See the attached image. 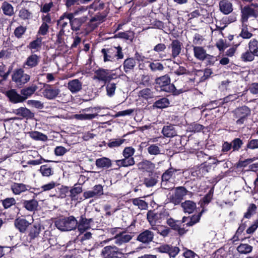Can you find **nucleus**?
<instances>
[{
	"label": "nucleus",
	"mask_w": 258,
	"mask_h": 258,
	"mask_svg": "<svg viewBox=\"0 0 258 258\" xmlns=\"http://www.w3.org/2000/svg\"><path fill=\"white\" fill-rule=\"evenodd\" d=\"M155 89L158 92H164L174 96L182 93V89H177L173 83H171V78L168 74L158 77L155 80Z\"/></svg>",
	"instance_id": "nucleus-1"
},
{
	"label": "nucleus",
	"mask_w": 258,
	"mask_h": 258,
	"mask_svg": "<svg viewBox=\"0 0 258 258\" xmlns=\"http://www.w3.org/2000/svg\"><path fill=\"white\" fill-rule=\"evenodd\" d=\"M77 229L80 234H83L91 229V223L94 222V220L92 218H87L84 212L77 217Z\"/></svg>",
	"instance_id": "nucleus-8"
},
{
	"label": "nucleus",
	"mask_w": 258,
	"mask_h": 258,
	"mask_svg": "<svg viewBox=\"0 0 258 258\" xmlns=\"http://www.w3.org/2000/svg\"><path fill=\"white\" fill-rule=\"evenodd\" d=\"M252 249L253 247L247 243H241L237 247V251L240 254H246L249 253Z\"/></svg>",
	"instance_id": "nucleus-45"
},
{
	"label": "nucleus",
	"mask_w": 258,
	"mask_h": 258,
	"mask_svg": "<svg viewBox=\"0 0 258 258\" xmlns=\"http://www.w3.org/2000/svg\"><path fill=\"white\" fill-rule=\"evenodd\" d=\"M166 223L171 229L177 231L180 236L184 235L187 231V230H185L184 228L180 227V221L175 220L171 217L167 219Z\"/></svg>",
	"instance_id": "nucleus-22"
},
{
	"label": "nucleus",
	"mask_w": 258,
	"mask_h": 258,
	"mask_svg": "<svg viewBox=\"0 0 258 258\" xmlns=\"http://www.w3.org/2000/svg\"><path fill=\"white\" fill-rule=\"evenodd\" d=\"M83 188L81 184L79 183H76L74 185L69 188L70 194L68 196L72 200H77V196L82 192Z\"/></svg>",
	"instance_id": "nucleus-32"
},
{
	"label": "nucleus",
	"mask_w": 258,
	"mask_h": 258,
	"mask_svg": "<svg viewBox=\"0 0 258 258\" xmlns=\"http://www.w3.org/2000/svg\"><path fill=\"white\" fill-rule=\"evenodd\" d=\"M248 49L258 57V40L255 38L251 39L248 44Z\"/></svg>",
	"instance_id": "nucleus-53"
},
{
	"label": "nucleus",
	"mask_w": 258,
	"mask_h": 258,
	"mask_svg": "<svg viewBox=\"0 0 258 258\" xmlns=\"http://www.w3.org/2000/svg\"><path fill=\"white\" fill-rule=\"evenodd\" d=\"M42 227V225L39 223L31 224L28 228L26 241L30 243L38 238L39 236Z\"/></svg>",
	"instance_id": "nucleus-14"
},
{
	"label": "nucleus",
	"mask_w": 258,
	"mask_h": 258,
	"mask_svg": "<svg viewBox=\"0 0 258 258\" xmlns=\"http://www.w3.org/2000/svg\"><path fill=\"white\" fill-rule=\"evenodd\" d=\"M33 194L34 196L32 199L29 200H23L21 201L23 208L29 212L37 211L38 207V202L35 199L38 194L34 192Z\"/></svg>",
	"instance_id": "nucleus-21"
},
{
	"label": "nucleus",
	"mask_w": 258,
	"mask_h": 258,
	"mask_svg": "<svg viewBox=\"0 0 258 258\" xmlns=\"http://www.w3.org/2000/svg\"><path fill=\"white\" fill-rule=\"evenodd\" d=\"M156 251L162 253H167L170 257L175 258L180 252L178 247L171 244H163L156 248Z\"/></svg>",
	"instance_id": "nucleus-13"
},
{
	"label": "nucleus",
	"mask_w": 258,
	"mask_h": 258,
	"mask_svg": "<svg viewBox=\"0 0 258 258\" xmlns=\"http://www.w3.org/2000/svg\"><path fill=\"white\" fill-rule=\"evenodd\" d=\"M194 56L198 60L204 61L206 58L208 53L206 50L202 46H193Z\"/></svg>",
	"instance_id": "nucleus-33"
},
{
	"label": "nucleus",
	"mask_w": 258,
	"mask_h": 258,
	"mask_svg": "<svg viewBox=\"0 0 258 258\" xmlns=\"http://www.w3.org/2000/svg\"><path fill=\"white\" fill-rule=\"evenodd\" d=\"M68 87L72 93H75L82 89V83L78 79H74L69 82Z\"/></svg>",
	"instance_id": "nucleus-35"
},
{
	"label": "nucleus",
	"mask_w": 258,
	"mask_h": 258,
	"mask_svg": "<svg viewBox=\"0 0 258 258\" xmlns=\"http://www.w3.org/2000/svg\"><path fill=\"white\" fill-rule=\"evenodd\" d=\"M29 75L24 73L23 69L19 68L15 69L12 75V81L18 85H22L30 81Z\"/></svg>",
	"instance_id": "nucleus-9"
},
{
	"label": "nucleus",
	"mask_w": 258,
	"mask_h": 258,
	"mask_svg": "<svg viewBox=\"0 0 258 258\" xmlns=\"http://www.w3.org/2000/svg\"><path fill=\"white\" fill-rule=\"evenodd\" d=\"M125 233L126 231H123L115 235L114 237L115 244L120 246L123 243L128 242L132 239L133 236L131 235L125 234Z\"/></svg>",
	"instance_id": "nucleus-24"
},
{
	"label": "nucleus",
	"mask_w": 258,
	"mask_h": 258,
	"mask_svg": "<svg viewBox=\"0 0 258 258\" xmlns=\"http://www.w3.org/2000/svg\"><path fill=\"white\" fill-rule=\"evenodd\" d=\"M77 218L72 215L57 219L54 224L56 227L62 231H69L77 229Z\"/></svg>",
	"instance_id": "nucleus-6"
},
{
	"label": "nucleus",
	"mask_w": 258,
	"mask_h": 258,
	"mask_svg": "<svg viewBox=\"0 0 258 258\" xmlns=\"http://www.w3.org/2000/svg\"><path fill=\"white\" fill-rule=\"evenodd\" d=\"M101 53L103 56V60L106 61H114L123 58L122 47L120 46H111L109 48L101 49Z\"/></svg>",
	"instance_id": "nucleus-5"
},
{
	"label": "nucleus",
	"mask_w": 258,
	"mask_h": 258,
	"mask_svg": "<svg viewBox=\"0 0 258 258\" xmlns=\"http://www.w3.org/2000/svg\"><path fill=\"white\" fill-rule=\"evenodd\" d=\"M182 46V43L178 39L172 41L168 47L171 49V56L173 58H175L181 53Z\"/></svg>",
	"instance_id": "nucleus-25"
},
{
	"label": "nucleus",
	"mask_w": 258,
	"mask_h": 258,
	"mask_svg": "<svg viewBox=\"0 0 258 258\" xmlns=\"http://www.w3.org/2000/svg\"><path fill=\"white\" fill-rule=\"evenodd\" d=\"M148 153L151 155H158L161 154L160 148L157 144L149 145L147 149Z\"/></svg>",
	"instance_id": "nucleus-60"
},
{
	"label": "nucleus",
	"mask_w": 258,
	"mask_h": 258,
	"mask_svg": "<svg viewBox=\"0 0 258 258\" xmlns=\"http://www.w3.org/2000/svg\"><path fill=\"white\" fill-rule=\"evenodd\" d=\"M205 127L200 124L194 122L189 124L188 130L190 132L193 133H198L200 132L201 131L203 130Z\"/></svg>",
	"instance_id": "nucleus-63"
},
{
	"label": "nucleus",
	"mask_w": 258,
	"mask_h": 258,
	"mask_svg": "<svg viewBox=\"0 0 258 258\" xmlns=\"http://www.w3.org/2000/svg\"><path fill=\"white\" fill-rule=\"evenodd\" d=\"M243 2L249 3L248 5L244 7L241 6V19L242 24L246 23L250 17L256 18L258 17V4L253 3V0H241Z\"/></svg>",
	"instance_id": "nucleus-4"
},
{
	"label": "nucleus",
	"mask_w": 258,
	"mask_h": 258,
	"mask_svg": "<svg viewBox=\"0 0 258 258\" xmlns=\"http://www.w3.org/2000/svg\"><path fill=\"white\" fill-rule=\"evenodd\" d=\"M212 164H215V163H208L207 161H204L198 166L195 171L192 172V175L200 178L204 177L211 169Z\"/></svg>",
	"instance_id": "nucleus-15"
},
{
	"label": "nucleus",
	"mask_w": 258,
	"mask_h": 258,
	"mask_svg": "<svg viewBox=\"0 0 258 258\" xmlns=\"http://www.w3.org/2000/svg\"><path fill=\"white\" fill-rule=\"evenodd\" d=\"M183 171L170 166L161 176V186L163 189L171 190L174 188V182L176 176L181 175Z\"/></svg>",
	"instance_id": "nucleus-2"
},
{
	"label": "nucleus",
	"mask_w": 258,
	"mask_h": 258,
	"mask_svg": "<svg viewBox=\"0 0 258 258\" xmlns=\"http://www.w3.org/2000/svg\"><path fill=\"white\" fill-rule=\"evenodd\" d=\"M139 95L142 98L148 100L154 98V92L148 88L143 89L139 91Z\"/></svg>",
	"instance_id": "nucleus-51"
},
{
	"label": "nucleus",
	"mask_w": 258,
	"mask_h": 258,
	"mask_svg": "<svg viewBox=\"0 0 258 258\" xmlns=\"http://www.w3.org/2000/svg\"><path fill=\"white\" fill-rule=\"evenodd\" d=\"M69 14H70V13H64L59 17V19L57 20V25L59 27L60 30H65V28L68 26V23L67 22L63 21V20L65 18L67 19V16Z\"/></svg>",
	"instance_id": "nucleus-59"
},
{
	"label": "nucleus",
	"mask_w": 258,
	"mask_h": 258,
	"mask_svg": "<svg viewBox=\"0 0 258 258\" xmlns=\"http://www.w3.org/2000/svg\"><path fill=\"white\" fill-rule=\"evenodd\" d=\"M187 192L188 190L184 186L175 187L174 194L170 197L171 202L175 205L179 204Z\"/></svg>",
	"instance_id": "nucleus-17"
},
{
	"label": "nucleus",
	"mask_w": 258,
	"mask_h": 258,
	"mask_svg": "<svg viewBox=\"0 0 258 258\" xmlns=\"http://www.w3.org/2000/svg\"><path fill=\"white\" fill-rule=\"evenodd\" d=\"M256 206L254 204H249L246 212L244 214L243 218L250 219L256 213Z\"/></svg>",
	"instance_id": "nucleus-57"
},
{
	"label": "nucleus",
	"mask_w": 258,
	"mask_h": 258,
	"mask_svg": "<svg viewBox=\"0 0 258 258\" xmlns=\"http://www.w3.org/2000/svg\"><path fill=\"white\" fill-rule=\"evenodd\" d=\"M10 187L11 191L15 195H20L26 191H28L30 193H34V191L39 189V188L32 187L28 184L18 182H13Z\"/></svg>",
	"instance_id": "nucleus-11"
},
{
	"label": "nucleus",
	"mask_w": 258,
	"mask_h": 258,
	"mask_svg": "<svg viewBox=\"0 0 258 258\" xmlns=\"http://www.w3.org/2000/svg\"><path fill=\"white\" fill-rule=\"evenodd\" d=\"M1 9L3 13L8 16H12L14 14V7L8 2L5 1L2 3Z\"/></svg>",
	"instance_id": "nucleus-43"
},
{
	"label": "nucleus",
	"mask_w": 258,
	"mask_h": 258,
	"mask_svg": "<svg viewBox=\"0 0 258 258\" xmlns=\"http://www.w3.org/2000/svg\"><path fill=\"white\" fill-rule=\"evenodd\" d=\"M28 134L31 138L36 141H45L47 140L46 135L38 131H31Z\"/></svg>",
	"instance_id": "nucleus-44"
},
{
	"label": "nucleus",
	"mask_w": 258,
	"mask_h": 258,
	"mask_svg": "<svg viewBox=\"0 0 258 258\" xmlns=\"http://www.w3.org/2000/svg\"><path fill=\"white\" fill-rule=\"evenodd\" d=\"M169 214L165 210L155 213L154 211H149L147 214V219L150 224L161 223L162 220L165 219Z\"/></svg>",
	"instance_id": "nucleus-12"
},
{
	"label": "nucleus",
	"mask_w": 258,
	"mask_h": 258,
	"mask_svg": "<svg viewBox=\"0 0 258 258\" xmlns=\"http://www.w3.org/2000/svg\"><path fill=\"white\" fill-rule=\"evenodd\" d=\"M163 135L167 138H172L177 135V132L173 125H164L162 130Z\"/></svg>",
	"instance_id": "nucleus-38"
},
{
	"label": "nucleus",
	"mask_w": 258,
	"mask_h": 258,
	"mask_svg": "<svg viewBox=\"0 0 258 258\" xmlns=\"http://www.w3.org/2000/svg\"><path fill=\"white\" fill-rule=\"evenodd\" d=\"M97 167L99 168H108L112 166L111 160L107 157H102L97 159L95 161Z\"/></svg>",
	"instance_id": "nucleus-36"
},
{
	"label": "nucleus",
	"mask_w": 258,
	"mask_h": 258,
	"mask_svg": "<svg viewBox=\"0 0 258 258\" xmlns=\"http://www.w3.org/2000/svg\"><path fill=\"white\" fill-rule=\"evenodd\" d=\"M98 114L97 113H81V114H77L75 115V118L77 120H92L95 118Z\"/></svg>",
	"instance_id": "nucleus-52"
},
{
	"label": "nucleus",
	"mask_w": 258,
	"mask_h": 258,
	"mask_svg": "<svg viewBox=\"0 0 258 258\" xmlns=\"http://www.w3.org/2000/svg\"><path fill=\"white\" fill-rule=\"evenodd\" d=\"M39 171L43 176L49 177L53 174L52 167L48 164L41 166Z\"/></svg>",
	"instance_id": "nucleus-54"
},
{
	"label": "nucleus",
	"mask_w": 258,
	"mask_h": 258,
	"mask_svg": "<svg viewBox=\"0 0 258 258\" xmlns=\"http://www.w3.org/2000/svg\"><path fill=\"white\" fill-rule=\"evenodd\" d=\"M5 95L8 98L9 101L13 104L22 103L26 100V97H23L18 94L16 90L14 89L7 91Z\"/></svg>",
	"instance_id": "nucleus-19"
},
{
	"label": "nucleus",
	"mask_w": 258,
	"mask_h": 258,
	"mask_svg": "<svg viewBox=\"0 0 258 258\" xmlns=\"http://www.w3.org/2000/svg\"><path fill=\"white\" fill-rule=\"evenodd\" d=\"M114 37L132 40L134 37V35L133 32L130 31L120 32L115 34Z\"/></svg>",
	"instance_id": "nucleus-56"
},
{
	"label": "nucleus",
	"mask_w": 258,
	"mask_h": 258,
	"mask_svg": "<svg viewBox=\"0 0 258 258\" xmlns=\"http://www.w3.org/2000/svg\"><path fill=\"white\" fill-rule=\"evenodd\" d=\"M78 14L77 11L74 13H70L67 15V19L69 20V23L71 27V29L74 31H78L79 30H84L86 33H88L93 29H90V22H88V17L87 16H82L79 18H75Z\"/></svg>",
	"instance_id": "nucleus-3"
},
{
	"label": "nucleus",
	"mask_w": 258,
	"mask_h": 258,
	"mask_svg": "<svg viewBox=\"0 0 258 258\" xmlns=\"http://www.w3.org/2000/svg\"><path fill=\"white\" fill-rule=\"evenodd\" d=\"M170 101L169 99L166 97H162L160 99L156 101L153 104V108L157 109H163L169 106Z\"/></svg>",
	"instance_id": "nucleus-41"
},
{
	"label": "nucleus",
	"mask_w": 258,
	"mask_h": 258,
	"mask_svg": "<svg viewBox=\"0 0 258 258\" xmlns=\"http://www.w3.org/2000/svg\"><path fill=\"white\" fill-rule=\"evenodd\" d=\"M154 233L149 230H145L138 236L137 240L143 243H149L153 241Z\"/></svg>",
	"instance_id": "nucleus-26"
},
{
	"label": "nucleus",
	"mask_w": 258,
	"mask_h": 258,
	"mask_svg": "<svg viewBox=\"0 0 258 258\" xmlns=\"http://www.w3.org/2000/svg\"><path fill=\"white\" fill-rule=\"evenodd\" d=\"M204 106L208 110H212L222 105L221 100L211 101L209 103L203 104Z\"/></svg>",
	"instance_id": "nucleus-61"
},
{
	"label": "nucleus",
	"mask_w": 258,
	"mask_h": 258,
	"mask_svg": "<svg viewBox=\"0 0 258 258\" xmlns=\"http://www.w3.org/2000/svg\"><path fill=\"white\" fill-rule=\"evenodd\" d=\"M233 117L236 119L237 125H241L244 123L251 115V109L246 105L236 107L232 112Z\"/></svg>",
	"instance_id": "nucleus-7"
},
{
	"label": "nucleus",
	"mask_w": 258,
	"mask_h": 258,
	"mask_svg": "<svg viewBox=\"0 0 258 258\" xmlns=\"http://www.w3.org/2000/svg\"><path fill=\"white\" fill-rule=\"evenodd\" d=\"M37 89L36 85H33L28 87L21 90V94L23 97H26V99L34 93Z\"/></svg>",
	"instance_id": "nucleus-50"
},
{
	"label": "nucleus",
	"mask_w": 258,
	"mask_h": 258,
	"mask_svg": "<svg viewBox=\"0 0 258 258\" xmlns=\"http://www.w3.org/2000/svg\"><path fill=\"white\" fill-rule=\"evenodd\" d=\"M158 176L156 173L150 172L147 177H145L143 180V183L147 187H153L155 185L158 181Z\"/></svg>",
	"instance_id": "nucleus-28"
},
{
	"label": "nucleus",
	"mask_w": 258,
	"mask_h": 258,
	"mask_svg": "<svg viewBox=\"0 0 258 258\" xmlns=\"http://www.w3.org/2000/svg\"><path fill=\"white\" fill-rule=\"evenodd\" d=\"M255 56L256 55L248 49L241 54L240 58L244 62L252 61L254 59Z\"/></svg>",
	"instance_id": "nucleus-55"
},
{
	"label": "nucleus",
	"mask_w": 258,
	"mask_h": 258,
	"mask_svg": "<svg viewBox=\"0 0 258 258\" xmlns=\"http://www.w3.org/2000/svg\"><path fill=\"white\" fill-rule=\"evenodd\" d=\"M69 187L66 185H61L55 189V192L52 195V197H55L59 199H64L69 192Z\"/></svg>",
	"instance_id": "nucleus-37"
},
{
	"label": "nucleus",
	"mask_w": 258,
	"mask_h": 258,
	"mask_svg": "<svg viewBox=\"0 0 258 258\" xmlns=\"http://www.w3.org/2000/svg\"><path fill=\"white\" fill-rule=\"evenodd\" d=\"M214 191V187H212L208 192L204 196L203 199L201 200L202 207L203 206V204L204 205H207L211 202L213 199Z\"/></svg>",
	"instance_id": "nucleus-46"
},
{
	"label": "nucleus",
	"mask_w": 258,
	"mask_h": 258,
	"mask_svg": "<svg viewBox=\"0 0 258 258\" xmlns=\"http://www.w3.org/2000/svg\"><path fill=\"white\" fill-rule=\"evenodd\" d=\"M42 37H37L35 40L30 42L27 47L31 50L34 49L38 51L42 46Z\"/></svg>",
	"instance_id": "nucleus-47"
},
{
	"label": "nucleus",
	"mask_w": 258,
	"mask_h": 258,
	"mask_svg": "<svg viewBox=\"0 0 258 258\" xmlns=\"http://www.w3.org/2000/svg\"><path fill=\"white\" fill-rule=\"evenodd\" d=\"M18 16L22 20L31 19L33 17V14L25 8H22L19 12Z\"/></svg>",
	"instance_id": "nucleus-49"
},
{
	"label": "nucleus",
	"mask_w": 258,
	"mask_h": 258,
	"mask_svg": "<svg viewBox=\"0 0 258 258\" xmlns=\"http://www.w3.org/2000/svg\"><path fill=\"white\" fill-rule=\"evenodd\" d=\"M213 71L210 68H206L204 71L202 70H196L195 72V78L190 79L191 82H194L196 80L197 83L204 82L211 77Z\"/></svg>",
	"instance_id": "nucleus-16"
},
{
	"label": "nucleus",
	"mask_w": 258,
	"mask_h": 258,
	"mask_svg": "<svg viewBox=\"0 0 258 258\" xmlns=\"http://www.w3.org/2000/svg\"><path fill=\"white\" fill-rule=\"evenodd\" d=\"M2 205L5 209L10 208L13 205L16 204V201L14 198H7L2 201Z\"/></svg>",
	"instance_id": "nucleus-64"
},
{
	"label": "nucleus",
	"mask_w": 258,
	"mask_h": 258,
	"mask_svg": "<svg viewBox=\"0 0 258 258\" xmlns=\"http://www.w3.org/2000/svg\"><path fill=\"white\" fill-rule=\"evenodd\" d=\"M60 90L52 85L46 84L44 86L42 94L44 97L47 99H55L59 94Z\"/></svg>",
	"instance_id": "nucleus-18"
},
{
	"label": "nucleus",
	"mask_w": 258,
	"mask_h": 258,
	"mask_svg": "<svg viewBox=\"0 0 258 258\" xmlns=\"http://www.w3.org/2000/svg\"><path fill=\"white\" fill-rule=\"evenodd\" d=\"M136 63L135 58L133 57H128L126 58L122 64L124 72L127 74L134 72Z\"/></svg>",
	"instance_id": "nucleus-27"
},
{
	"label": "nucleus",
	"mask_w": 258,
	"mask_h": 258,
	"mask_svg": "<svg viewBox=\"0 0 258 258\" xmlns=\"http://www.w3.org/2000/svg\"><path fill=\"white\" fill-rule=\"evenodd\" d=\"M146 63H149V67L151 72H162L164 69V67L163 64L162 63L158 62L157 61H147Z\"/></svg>",
	"instance_id": "nucleus-42"
},
{
	"label": "nucleus",
	"mask_w": 258,
	"mask_h": 258,
	"mask_svg": "<svg viewBox=\"0 0 258 258\" xmlns=\"http://www.w3.org/2000/svg\"><path fill=\"white\" fill-rule=\"evenodd\" d=\"M40 62V56L36 54L29 55L24 63V67L27 66L29 68H35Z\"/></svg>",
	"instance_id": "nucleus-30"
},
{
	"label": "nucleus",
	"mask_w": 258,
	"mask_h": 258,
	"mask_svg": "<svg viewBox=\"0 0 258 258\" xmlns=\"http://www.w3.org/2000/svg\"><path fill=\"white\" fill-rule=\"evenodd\" d=\"M121 250L115 246H106L102 249L101 254L104 258H123L124 254Z\"/></svg>",
	"instance_id": "nucleus-10"
},
{
	"label": "nucleus",
	"mask_w": 258,
	"mask_h": 258,
	"mask_svg": "<svg viewBox=\"0 0 258 258\" xmlns=\"http://www.w3.org/2000/svg\"><path fill=\"white\" fill-rule=\"evenodd\" d=\"M108 73H109V70L99 68L95 71V75L93 79L99 81H102L104 84H106L107 83Z\"/></svg>",
	"instance_id": "nucleus-29"
},
{
	"label": "nucleus",
	"mask_w": 258,
	"mask_h": 258,
	"mask_svg": "<svg viewBox=\"0 0 258 258\" xmlns=\"http://www.w3.org/2000/svg\"><path fill=\"white\" fill-rule=\"evenodd\" d=\"M13 113L19 116L20 119H31L34 117V113L32 112L29 109L20 107L18 109H14Z\"/></svg>",
	"instance_id": "nucleus-23"
},
{
	"label": "nucleus",
	"mask_w": 258,
	"mask_h": 258,
	"mask_svg": "<svg viewBox=\"0 0 258 258\" xmlns=\"http://www.w3.org/2000/svg\"><path fill=\"white\" fill-rule=\"evenodd\" d=\"M231 143L232 145L233 152L239 151L243 144V141L239 138H234Z\"/></svg>",
	"instance_id": "nucleus-58"
},
{
	"label": "nucleus",
	"mask_w": 258,
	"mask_h": 258,
	"mask_svg": "<svg viewBox=\"0 0 258 258\" xmlns=\"http://www.w3.org/2000/svg\"><path fill=\"white\" fill-rule=\"evenodd\" d=\"M220 11L224 15H228L233 11V6L228 0H222L219 2Z\"/></svg>",
	"instance_id": "nucleus-31"
},
{
	"label": "nucleus",
	"mask_w": 258,
	"mask_h": 258,
	"mask_svg": "<svg viewBox=\"0 0 258 258\" xmlns=\"http://www.w3.org/2000/svg\"><path fill=\"white\" fill-rule=\"evenodd\" d=\"M116 165L119 167H126L133 166L135 164V162L134 158L124 157L123 159L116 160L115 161Z\"/></svg>",
	"instance_id": "nucleus-40"
},
{
	"label": "nucleus",
	"mask_w": 258,
	"mask_h": 258,
	"mask_svg": "<svg viewBox=\"0 0 258 258\" xmlns=\"http://www.w3.org/2000/svg\"><path fill=\"white\" fill-rule=\"evenodd\" d=\"M31 224L25 218L19 217L14 221L16 228L22 233H24L28 229Z\"/></svg>",
	"instance_id": "nucleus-20"
},
{
	"label": "nucleus",
	"mask_w": 258,
	"mask_h": 258,
	"mask_svg": "<svg viewBox=\"0 0 258 258\" xmlns=\"http://www.w3.org/2000/svg\"><path fill=\"white\" fill-rule=\"evenodd\" d=\"M181 207L183 208L185 213L191 214L194 212L196 208V203L190 200L185 201L181 204Z\"/></svg>",
	"instance_id": "nucleus-39"
},
{
	"label": "nucleus",
	"mask_w": 258,
	"mask_h": 258,
	"mask_svg": "<svg viewBox=\"0 0 258 258\" xmlns=\"http://www.w3.org/2000/svg\"><path fill=\"white\" fill-rule=\"evenodd\" d=\"M258 149V139H251L248 140L244 150L248 152V150H254Z\"/></svg>",
	"instance_id": "nucleus-48"
},
{
	"label": "nucleus",
	"mask_w": 258,
	"mask_h": 258,
	"mask_svg": "<svg viewBox=\"0 0 258 258\" xmlns=\"http://www.w3.org/2000/svg\"><path fill=\"white\" fill-rule=\"evenodd\" d=\"M132 203L135 206H137L141 210H145L148 208V204L144 200L139 198H135L132 200Z\"/></svg>",
	"instance_id": "nucleus-62"
},
{
	"label": "nucleus",
	"mask_w": 258,
	"mask_h": 258,
	"mask_svg": "<svg viewBox=\"0 0 258 258\" xmlns=\"http://www.w3.org/2000/svg\"><path fill=\"white\" fill-rule=\"evenodd\" d=\"M138 167L139 169L143 171H146L150 173V172H153V170L155 168V165L151 161L145 160L140 162L138 164Z\"/></svg>",
	"instance_id": "nucleus-34"
}]
</instances>
